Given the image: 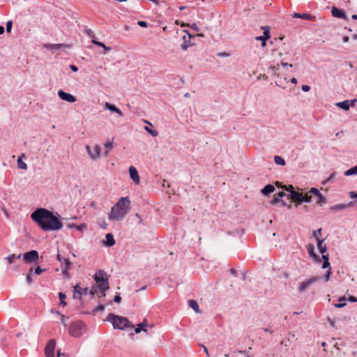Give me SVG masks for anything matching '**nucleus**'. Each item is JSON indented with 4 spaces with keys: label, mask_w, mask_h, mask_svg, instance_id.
Instances as JSON below:
<instances>
[{
    "label": "nucleus",
    "mask_w": 357,
    "mask_h": 357,
    "mask_svg": "<svg viewBox=\"0 0 357 357\" xmlns=\"http://www.w3.org/2000/svg\"><path fill=\"white\" fill-rule=\"evenodd\" d=\"M99 226L100 228L105 229H107V224L105 222V220H102V222L99 223Z\"/></svg>",
    "instance_id": "680f3d73"
},
{
    "label": "nucleus",
    "mask_w": 357,
    "mask_h": 357,
    "mask_svg": "<svg viewBox=\"0 0 357 357\" xmlns=\"http://www.w3.org/2000/svg\"><path fill=\"white\" fill-rule=\"evenodd\" d=\"M68 319H69L68 317H67L64 314H61V323L64 326V327H67L66 321L68 320Z\"/></svg>",
    "instance_id": "8fccbe9b"
},
{
    "label": "nucleus",
    "mask_w": 357,
    "mask_h": 357,
    "mask_svg": "<svg viewBox=\"0 0 357 357\" xmlns=\"http://www.w3.org/2000/svg\"><path fill=\"white\" fill-rule=\"evenodd\" d=\"M59 298L60 300V304L62 305L63 306H66L67 305L66 302L65 301V299L66 298V294L63 292H59Z\"/></svg>",
    "instance_id": "e433bc0d"
},
{
    "label": "nucleus",
    "mask_w": 357,
    "mask_h": 357,
    "mask_svg": "<svg viewBox=\"0 0 357 357\" xmlns=\"http://www.w3.org/2000/svg\"><path fill=\"white\" fill-rule=\"evenodd\" d=\"M22 257V255L21 254H19L17 255H15V254H12L9 256H8L6 259L8 261V262L10 264H13V260L15 259H20Z\"/></svg>",
    "instance_id": "72a5a7b5"
},
{
    "label": "nucleus",
    "mask_w": 357,
    "mask_h": 357,
    "mask_svg": "<svg viewBox=\"0 0 357 357\" xmlns=\"http://www.w3.org/2000/svg\"><path fill=\"white\" fill-rule=\"evenodd\" d=\"M287 197L291 198L293 201H299L298 204H301L303 193L294 190L292 191L291 193H289V195H287Z\"/></svg>",
    "instance_id": "5701e85b"
},
{
    "label": "nucleus",
    "mask_w": 357,
    "mask_h": 357,
    "mask_svg": "<svg viewBox=\"0 0 357 357\" xmlns=\"http://www.w3.org/2000/svg\"><path fill=\"white\" fill-rule=\"evenodd\" d=\"M274 162H275V164H277L278 165H281V166L285 165V160L282 157H280L279 155H275L274 157Z\"/></svg>",
    "instance_id": "c9c22d12"
},
{
    "label": "nucleus",
    "mask_w": 357,
    "mask_h": 357,
    "mask_svg": "<svg viewBox=\"0 0 357 357\" xmlns=\"http://www.w3.org/2000/svg\"><path fill=\"white\" fill-rule=\"evenodd\" d=\"M105 108L109 109L111 112L116 113L119 117L123 116L122 111L113 104L106 102L105 104Z\"/></svg>",
    "instance_id": "aec40b11"
},
{
    "label": "nucleus",
    "mask_w": 357,
    "mask_h": 357,
    "mask_svg": "<svg viewBox=\"0 0 357 357\" xmlns=\"http://www.w3.org/2000/svg\"><path fill=\"white\" fill-rule=\"evenodd\" d=\"M39 255L36 250L26 252L23 255V260L26 264L36 262L38 260Z\"/></svg>",
    "instance_id": "423d86ee"
},
{
    "label": "nucleus",
    "mask_w": 357,
    "mask_h": 357,
    "mask_svg": "<svg viewBox=\"0 0 357 357\" xmlns=\"http://www.w3.org/2000/svg\"><path fill=\"white\" fill-rule=\"evenodd\" d=\"M126 215L124 211H121L116 206H113L108 214V218L111 221H119L122 220Z\"/></svg>",
    "instance_id": "39448f33"
},
{
    "label": "nucleus",
    "mask_w": 357,
    "mask_h": 357,
    "mask_svg": "<svg viewBox=\"0 0 357 357\" xmlns=\"http://www.w3.org/2000/svg\"><path fill=\"white\" fill-rule=\"evenodd\" d=\"M321 279V277L314 276V277H312L310 279L303 282L298 287V291L299 292L304 291L306 289V288H307L310 285L320 280Z\"/></svg>",
    "instance_id": "1a4fd4ad"
},
{
    "label": "nucleus",
    "mask_w": 357,
    "mask_h": 357,
    "mask_svg": "<svg viewBox=\"0 0 357 357\" xmlns=\"http://www.w3.org/2000/svg\"><path fill=\"white\" fill-rule=\"evenodd\" d=\"M92 43L94 45H98L99 47H102L105 52H107V51H109L112 49L110 47L106 46L103 43L98 41V40H94V39L92 40Z\"/></svg>",
    "instance_id": "7c9ffc66"
},
{
    "label": "nucleus",
    "mask_w": 357,
    "mask_h": 357,
    "mask_svg": "<svg viewBox=\"0 0 357 357\" xmlns=\"http://www.w3.org/2000/svg\"><path fill=\"white\" fill-rule=\"evenodd\" d=\"M307 250L309 255L312 257L315 263H321V258L314 252V246L312 244L310 243L307 245Z\"/></svg>",
    "instance_id": "dca6fc26"
},
{
    "label": "nucleus",
    "mask_w": 357,
    "mask_h": 357,
    "mask_svg": "<svg viewBox=\"0 0 357 357\" xmlns=\"http://www.w3.org/2000/svg\"><path fill=\"white\" fill-rule=\"evenodd\" d=\"M33 268H31L26 275V282L29 284H31L33 283Z\"/></svg>",
    "instance_id": "473e14b6"
},
{
    "label": "nucleus",
    "mask_w": 357,
    "mask_h": 357,
    "mask_svg": "<svg viewBox=\"0 0 357 357\" xmlns=\"http://www.w3.org/2000/svg\"><path fill=\"white\" fill-rule=\"evenodd\" d=\"M93 279L98 284L97 288L100 290L107 291L109 289L108 275L103 270H100L95 273Z\"/></svg>",
    "instance_id": "7ed1b4c3"
},
{
    "label": "nucleus",
    "mask_w": 357,
    "mask_h": 357,
    "mask_svg": "<svg viewBox=\"0 0 357 357\" xmlns=\"http://www.w3.org/2000/svg\"><path fill=\"white\" fill-rule=\"evenodd\" d=\"M56 347V340L51 339L45 348V354L46 357H54V349Z\"/></svg>",
    "instance_id": "6e6552de"
},
{
    "label": "nucleus",
    "mask_w": 357,
    "mask_h": 357,
    "mask_svg": "<svg viewBox=\"0 0 357 357\" xmlns=\"http://www.w3.org/2000/svg\"><path fill=\"white\" fill-rule=\"evenodd\" d=\"M58 96L61 100H65L68 102H70V103L75 102L77 100L76 98L73 95L66 93V92L63 91V90H59L58 91Z\"/></svg>",
    "instance_id": "4468645a"
},
{
    "label": "nucleus",
    "mask_w": 357,
    "mask_h": 357,
    "mask_svg": "<svg viewBox=\"0 0 357 357\" xmlns=\"http://www.w3.org/2000/svg\"><path fill=\"white\" fill-rule=\"evenodd\" d=\"M86 150L87 153L89 154V157L93 160H96L98 158H99V156H100L101 147L99 145L96 144L93 150L92 151L91 149V146L89 145H86Z\"/></svg>",
    "instance_id": "9d476101"
},
{
    "label": "nucleus",
    "mask_w": 357,
    "mask_h": 357,
    "mask_svg": "<svg viewBox=\"0 0 357 357\" xmlns=\"http://www.w3.org/2000/svg\"><path fill=\"white\" fill-rule=\"evenodd\" d=\"M56 258H57V260L60 261V263L61 264V265H63V261H64V259H66V258L62 257H61V255L60 254H57Z\"/></svg>",
    "instance_id": "0e129e2a"
},
{
    "label": "nucleus",
    "mask_w": 357,
    "mask_h": 357,
    "mask_svg": "<svg viewBox=\"0 0 357 357\" xmlns=\"http://www.w3.org/2000/svg\"><path fill=\"white\" fill-rule=\"evenodd\" d=\"M348 301L351 303H356L357 302V298L354 296H349L347 299Z\"/></svg>",
    "instance_id": "052dcab7"
},
{
    "label": "nucleus",
    "mask_w": 357,
    "mask_h": 357,
    "mask_svg": "<svg viewBox=\"0 0 357 357\" xmlns=\"http://www.w3.org/2000/svg\"><path fill=\"white\" fill-rule=\"evenodd\" d=\"M327 320L329 322L330 325L333 327V328H335V321H333L331 318L330 317H328L327 318Z\"/></svg>",
    "instance_id": "69168bd1"
},
{
    "label": "nucleus",
    "mask_w": 357,
    "mask_h": 357,
    "mask_svg": "<svg viewBox=\"0 0 357 357\" xmlns=\"http://www.w3.org/2000/svg\"><path fill=\"white\" fill-rule=\"evenodd\" d=\"M63 264V265H61L62 266L61 268H70L72 263L68 259H64Z\"/></svg>",
    "instance_id": "a18cd8bd"
},
{
    "label": "nucleus",
    "mask_w": 357,
    "mask_h": 357,
    "mask_svg": "<svg viewBox=\"0 0 357 357\" xmlns=\"http://www.w3.org/2000/svg\"><path fill=\"white\" fill-rule=\"evenodd\" d=\"M335 176V172H333L325 181H323V184L326 185L331 182Z\"/></svg>",
    "instance_id": "49530a36"
},
{
    "label": "nucleus",
    "mask_w": 357,
    "mask_h": 357,
    "mask_svg": "<svg viewBox=\"0 0 357 357\" xmlns=\"http://www.w3.org/2000/svg\"><path fill=\"white\" fill-rule=\"evenodd\" d=\"M86 33L91 38H95V34L93 33V31L91 30V29H86Z\"/></svg>",
    "instance_id": "bf43d9fd"
},
{
    "label": "nucleus",
    "mask_w": 357,
    "mask_h": 357,
    "mask_svg": "<svg viewBox=\"0 0 357 357\" xmlns=\"http://www.w3.org/2000/svg\"><path fill=\"white\" fill-rule=\"evenodd\" d=\"M347 305V299L344 296L338 299V302L334 304L336 308H342Z\"/></svg>",
    "instance_id": "bb28decb"
},
{
    "label": "nucleus",
    "mask_w": 357,
    "mask_h": 357,
    "mask_svg": "<svg viewBox=\"0 0 357 357\" xmlns=\"http://www.w3.org/2000/svg\"><path fill=\"white\" fill-rule=\"evenodd\" d=\"M17 165L20 169H27V165L24 162L22 159L19 158L17 160Z\"/></svg>",
    "instance_id": "a19ab883"
},
{
    "label": "nucleus",
    "mask_w": 357,
    "mask_h": 357,
    "mask_svg": "<svg viewBox=\"0 0 357 357\" xmlns=\"http://www.w3.org/2000/svg\"><path fill=\"white\" fill-rule=\"evenodd\" d=\"M183 31L185 33V34L182 37L183 43L181 44V47L183 50L185 51L189 47L193 45V43H192L190 40L192 36L189 33L188 30H184Z\"/></svg>",
    "instance_id": "9b49d317"
},
{
    "label": "nucleus",
    "mask_w": 357,
    "mask_h": 357,
    "mask_svg": "<svg viewBox=\"0 0 357 357\" xmlns=\"http://www.w3.org/2000/svg\"><path fill=\"white\" fill-rule=\"evenodd\" d=\"M283 188L284 190L288 191L290 193H291L292 191H294V187L292 185H285V186H284Z\"/></svg>",
    "instance_id": "4d7b16f0"
},
{
    "label": "nucleus",
    "mask_w": 357,
    "mask_h": 357,
    "mask_svg": "<svg viewBox=\"0 0 357 357\" xmlns=\"http://www.w3.org/2000/svg\"><path fill=\"white\" fill-rule=\"evenodd\" d=\"M311 202H312V197L310 195H308L307 194L303 195V198H301V202L310 203Z\"/></svg>",
    "instance_id": "ea45409f"
},
{
    "label": "nucleus",
    "mask_w": 357,
    "mask_h": 357,
    "mask_svg": "<svg viewBox=\"0 0 357 357\" xmlns=\"http://www.w3.org/2000/svg\"><path fill=\"white\" fill-rule=\"evenodd\" d=\"M12 27H13V22L11 20H8L6 22V31L8 33H10L11 31Z\"/></svg>",
    "instance_id": "de8ad7c7"
},
{
    "label": "nucleus",
    "mask_w": 357,
    "mask_h": 357,
    "mask_svg": "<svg viewBox=\"0 0 357 357\" xmlns=\"http://www.w3.org/2000/svg\"><path fill=\"white\" fill-rule=\"evenodd\" d=\"M331 275V270H327V271L324 275V278L325 282H328L329 280Z\"/></svg>",
    "instance_id": "5fc2aeb1"
},
{
    "label": "nucleus",
    "mask_w": 357,
    "mask_h": 357,
    "mask_svg": "<svg viewBox=\"0 0 357 357\" xmlns=\"http://www.w3.org/2000/svg\"><path fill=\"white\" fill-rule=\"evenodd\" d=\"M275 191V187L272 184L265 185L261 190V192L264 196H268L271 193Z\"/></svg>",
    "instance_id": "4be33fe9"
},
{
    "label": "nucleus",
    "mask_w": 357,
    "mask_h": 357,
    "mask_svg": "<svg viewBox=\"0 0 357 357\" xmlns=\"http://www.w3.org/2000/svg\"><path fill=\"white\" fill-rule=\"evenodd\" d=\"M280 202V199L276 197H274V198L271 201V204H272V205H275V204H276L279 203Z\"/></svg>",
    "instance_id": "e2e57ef3"
},
{
    "label": "nucleus",
    "mask_w": 357,
    "mask_h": 357,
    "mask_svg": "<svg viewBox=\"0 0 357 357\" xmlns=\"http://www.w3.org/2000/svg\"><path fill=\"white\" fill-rule=\"evenodd\" d=\"M301 89L304 91V92H307L310 91V87L308 86V85H303L301 86Z\"/></svg>",
    "instance_id": "338daca9"
},
{
    "label": "nucleus",
    "mask_w": 357,
    "mask_h": 357,
    "mask_svg": "<svg viewBox=\"0 0 357 357\" xmlns=\"http://www.w3.org/2000/svg\"><path fill=\"white\" fill-rule=\"evenodd\" d=\"M331 13L333 17L346 20L347 15L345 14V12L343 10L339 9L335 6L332 8Z\"/></svg>",
    "instance_id": "6ab92c4d"
},
{
    "label": "nucleus",
    "mask_w": 357,
    "mask_h": 357,
    "mask_svg": "<svg viewBox=\"0 0 357 357\" xmlns=\"http://www.w3.org/2000/svg\"><path fill=\"white\" fill-rule=\"evenodd\" d=\"M344 174L347 176L356 175L357 174V165L354 166L353 167H351L350 169L345 171Z\"/></svg>",
    "instance_id": "c756f323"
},
{
    "label": "nucleus",
    "mask_w": 357,
    "mask_h": 357,
    "mask_svg": "<svg viewBox=\"0 0 357 357\" xmlns=\"http://www.w3.org/2000/svg\"><path fill=\"white\" fill-rule=\"evenodd\" d=\"M144 129L148 132L149 134H151L153 137H156L158 135V132L157 130L151 129V128L148 126H145Z\"/></svg>",
    "instance_id": "58836bf2"
},
{
    "label": "nucleus",
    "mask_w": 357,
    "mask_h": 357,
    "mask_svg": "<svg viewBox=\"0 0 357 357\" xmlns=\"http://www.w3.org/2000/svg\"><path fill=\"white\" fill-rule=\"evenodd\" d=\"M105 147L107 149L105 151V155L108 154V151L111 150L113 148V142L107 139V141L105 144Z\"/></svg>",
    "instance_id": "4c0bfd02"
},
{
    "label": "nucleus",
    "mask_w": 357,
    "mask_h": 357,
    "mask_svg": "<svg viewBox=\"0 0 357 357\" xmlns=\"http://www.w3.org/2000/svg\"><path fill=\"white\" fill-rule=\"evenodd\" d=\"M69 334L73 337H79L86 332V325L82 321L72 322L68 327Z\"/></svg>",
    "instance_id": "20e7f679"
},
{
    "label": "nucleus",
    "mask_w": 357,
    "mask_h": 357,
    "mask_svg": "<svg viewBox=\"0 0 357 357\" xmlns=\"http://www.w3.org/2000/svg\"><path fill=\"white\" fill-rule=\"evenodd\" d=\"M44 271H45V269H42L40 266H37L36 268H35L33 269V272L36 275L41 274Z\"/></svg>",
    "instance_id": "603ef678"
},
{
    "label": "nucleus",
    "mask_w": 357,
    "mask_h": 357,
    "mask_svg": "<svg viewBox=\"0 0 357 357\" xmlns=\"http://www.w3.org/2000/svg\"><path fill=\"white\" fill-rule=\"evenodd\" d=\"M62 268V273L64 276L67 277V278H70V274H69V272H68V270L70 268Z\"/></svg>",
    "instance_id": "13d9d810"
},
{
    "label": "nucleus",
    "mask_w": 357,
    "mask_h": 357,
    "mask_svg": "<svg viewBox=\"0 0 357 357\" xmlns=\"http://www.w3.org/2000/svg\"><path fill=\"white\" fill-rule=\"evenodd\" d=\"M31 218L43 231H56L63 227L59 218L46 208H37L31 213Z\"/></svg>",
    "instance_id": "f257e3e1"
},
{
    "label": "nucleus",
    "mask_w": 357,
    "mask_h": 357,
    "mask_svg": "<svg viewBox=\"0 0 357 357\" xmlns=\"http://www.w3.org/2000/svg\"><path fill=\"white\" fill-rule=\"evenodd\" d=\"M107 321L111 322L114 328L124 330L126 328H134V325L126 317L115 315L113 313L108 314Z\"/></svg>",
    "instance_id": "f03ea898"
},
{
    "label": "nucleus",
    "mask_w": 357,
    "mask_h": 357,
    "mask_svg": "<svg viewBox=\"0 0 357 357\" xmlns=\"http://www.w3.org/2000/svg\"><path fill=\"white\" fill-rule=\"evenodd\" d=\"M105 310V305L102 304H100L97 305L95 308L92 310V314H95V313L98 311H103Z\"/></svg>",
    "instance_id": "79ce46f5"
},
{
    "label": "nucleus",
    "mask_w": 357,
    "mask_h": 357,
    "mask_svg": "<svg viewBox=\"0 0 357 357\" xmlns=\"http://www.w3.org/2000/svg\"><path fill=\"white\" fill-rule=\"evenodd\" d=\"M321 268L323 269H326V268H328V270H331V264L329 261H323V264H322V266Z\"/></svg>",
    "instance_id": "3c124183"
},
{
    "label": "nucleus",
    "mask_w": 357,
    "mask_h": 357,
    "mask_svg": "<svg viewBox=\"0 0 357 357\" xmlns=\"http://www.w3.org/2000/svg\"><path fill=\"white\" fill-rule=\"evenodd\" d=\"M130 201L128 197H121L117 203L114 205L116 208H119L121 211L127 213L130 208Z\"/></svg>",
    "instance_id": "0eeeda50"
},
{
    "label": "nucleus",
    "mask_w": 357,
    "mask_h": 357,
    "mask_svg": "<svg viewBox=\"0 0 357 357\" xmlns=\"http://www.w3.org/2000/svg\"><path fill=\"white\" fill-rule=\"evenodd\" d=\"M317 242V248L320 253L324 254L327 251V247L326 243H324V239L318 240Z\"/></svg>",
    "instance_id": "393cba45"
},
{
    "label": "nucleus",
    "mask_w": 357,
    "mask_h": 357,
    "mask_svg": "<svg viewBox=\"0 0 357 357\" xmlns=\"http://www.w3.org/2000/svg\"><path fill=\"white\" fill-rule=\"evenodd\" d=\"M67 227L68 229H76L77 230L79 231H84V229H87V225L85 224V223H82L80 225H75L74 223H69L67 225Z\"/></svg>",
    "instance_id": "b1692460"
},
{
    "label": "nucleus",
    "mask_w": 357,
    "mask_h": 357,
    "mask_svg": "<svg viewBox=\"0 0 357 357\" xmlns=\"http://www.w3.org/2000/svg\"><path fill=\"white\" fill-rule=\"evenodd\" d=\"M149 326L151 328H152L153 327V324L149 325L146 323V319H144L142 323H139L137 325V327L135 329V333H139L142 331H143L144 333H147L148 332L147 327H149Z\"/></svg>",
    "instance_id": "f3484780"
},
{
    "label": "nucleus",
    "mask_w": 357,
    "mask_h": 357,
    "mask_svg": "<svg viewBox=\"0 0 357 357\" xmlns=\"http://www.w3.org/2000/svg\"><path fill=\"white\" fill-rule=\"evenodd\" d=\"M137 24L141 26V27H144V28H146L149 26V24L145 22V21H138L137 22Z\"/></svg>",
    "instance_id": "6e6d98bb"
},
{
    "label": "nucleus",
    "mask_w": 357,
    "mask_h": 357,
    "mask_svg": "<svg viewBox=\"0 0 357 357\" xmlns=\"http://www.w3.org/2000/svg\"><path fill=\"white\" fill-rule=\"evenodd\" d=\"M321 231H322V229L320 228V229H318L317 230L313 231V236L315 238L317 241H318V240H321L319 238V237L321 235Z\"/></svg>",
    "instance_id": "37998d69"
},
{
    "label": "nucleus",
    "mask_w": 357,
    "mask_h": 357,
    "mask_svg": "<svg viewBox=\"0 0 357 357\" xmlns=\"http://www.w3.org/2000/svg\"><path fill=\"white\" fill-rule=\"evenodd\" d=\"M349 195L351 199H354V201H352L353 202H354V205L355 204L357 205V192H356L354 191H351V192H349Z\"/></svg>",
    "instance_id": "c03bdc74"
},
{
    "label": "nucleus",
    "mask_w": 357,
    "mask_h": 357,
    "mask_svg": "<svg viewBox=\"0 0 357 357\" xmlns=\"http://www.w3.org/2000/svg\"><path fill=\"white\" fill-rule=\"evenodd\" d=\"M261 29L264 30V38L268 40L271 38L270 29L267 26H262Z\"/></svg>",
    "instance_id": "f704fd0d"
},
{
    "label": "nucleus",
    "mask_w": 357,
    "mask_h": 357,
    "mask_svg": "<svg viewBox=\"0 0 357 357\" xmlns=\"http://www.w3.org/2000/svg\"><path fill=\"white\" fill-rule=\"evenodd\" d=\"M284 196H286V194L285 192H279L278 194H277V197L279 198L280 199H281L282 197H284Z\"/></svg>",
    "instance_id": "774afa93"
},
{
    "label": "nucleus",
    "mask_w": 357,
    "mask_h": 357,
    "mask_svg": "<svg viewBox=\"0 0 357 357\" xmlns=\"http://www.w3.org/2000/svg\"><path fill=\"white\" fill-rule=\"evenodd\" d=\"M88 291L89 289L87 287L82 289L79 284H77L74 287L73 298L75 299H81L82 296L88 294Z\"/></svg>",
    "instance_id": "f8f14e48"
},
{
    "label": "nucleus",
    "mask_w": 357,
    "mask_h": 357,
    "mask_svg": "<svg viewBox=\"0 0 357 357\" xmlns=\"http://www.w3.org/2000/svg\"><path fill=\"white\" fill-rule=\"evenodd\" d=\"M129 174L130 177L135 184L139 183L140 178L139 176L138 172L135 167L130 166L129 167Z\"/></svg>",
    "instance_id": "a211bd4d"
},
{
    "label": "nucleus",
    "mask_w": 357,
    "mask_h": 357,
    "mask_svg": "<svg viewBox=\"0 0 357 357\" xmlns=\"http://www.w3.org/2000/svg\"><path fill=\"white\" fill-rule=\"evenodd\" d=\"M189 306L193 309L196 312H199V305L197 302L195 300H190L188 301Z\"/></svg>",
    "instance_id": "2f4dec72"
},
{
    "label": "nucleus",
    "mask_w": 357,
    "mask_h": 357,
    "mask_svg": "<svg viewBox=\"0 0 357 357\" xmlns=\"http://www.w3.org/2000/svg\"><path fill=\"white\" fill-rule=\"evenodd\" d=\"M46 47L49 48V49H51V50H58L59 49L60 47H69L68 45H66L64 43H60V44H47L46 45Z\"/></svg>",
    "instance_id": "c85d7f7f"
},
{
    "label": "nucleus",
    "mask_w": 357,
    "mask_h": 357,
    "mask_svg": "<svg viewBox=\"0 0 357 357\" xmlns=\"http://www.w3.org/2000/svg\"><path fill=\"white\" fill-rule=\"evenodd\" d=\"M292 16H293V17H295V18H301V19L306 20H314L315 19L314 16H312L308 13L301 14L298 13H294L292 15Z\"/></svg>",
    "instance_id": "412c9836"
},
{
    "label": "nucleus",
    "mask_w": 357,
    "mask_h": 357,
    "mask_svg": "<svg viewBox=\"0 0 357 357\" xmlns=\"http://www.w3.org/2000/svg\"><path fill=\"white\" fill-rule=\"evenodd\" d=\"M336 105L344 111L349 109V100L339 102L336 104Z\"/></svg>",
    "instance_id": "cd10ccee"
},
{
    "label": "nucleus",
    "mask_w": 357,
    "mask_h": 357,
    "mask_svg": "<svg viewBox=\"0 0 357 357\" xmlns=\"http://www.w3.org/2000/svg\"><path fill=\"white\" fill-rule=\"evenodd\" d=\"M252 350V347H249L248 350L240 351L239 352L247 356V357H254L252 355L250 354V351Z\"/></svg>",
    "instance_id": "09e8293b"
},
{
    "label": "nucleus",
    "mask_w": 357,
    "mask_h": 357,
    "mask_svg": "<svg viewBox=\"0 0 357 357\" xmlns=\"http://www.w3.org/2000/svg\"><path fill=\"white\" fill-rule=\"evenodd\" d=\"M106 241L105 245L108 247L113 246L115 244V240L112 234L109 233L105 236Z\"/></svg>",
    "instance_id": "a878e982"
},
{
    "label": "nucleus",
    "mask_w": 357,
    "mask_h": 357,
    "mask_svg": "<svg viewBox=\"0 0 357 357\" xmlns=\"http://www.w3.org/2000/svg\"><path fill=\"white\" fill-rule=\"evenodd\" d=\"M310 192L312 193L318 198L317 201V204L321 206L323 204H325L326 202V197L321 194V192L317 188H311L310 190Z\"/></svg>",
    "instance_id": "2eb2a0df"
},
{
    "label": "nucleus",
    "mask_w": 357,
    "mask_h": 357,
    "mask_svg": "<svg viewBox=\"0 0 357 357\" xmlns=\"http://www.w3.org/2000/svg\"><path fill=\"white\" fill-rule=\"evenodd\" d=\"M121 301V297L120 294L117 293L114 297V302L116 303H119Z\"/></svg>",
    "instance_id": "864d4df0"
},
{
    "label": "nucleus",
    "mask_w": 357,
    "mask_h": 357,
    "mask_svg": "<svg viewBox=\"0 0 357 357\" xmlns=\"http://www.w3.org/2000/svg\"><path fill=\"white\" fill-rule=\"evenodd\" d=\"M354 206V202H349L347 204H338L333 205L329 208V210L331 212H337V211H343V210L346 209L347 208L352 207Z\"/></svg>",
    "instance_id": "ddd939ff"
}]
</instances>
